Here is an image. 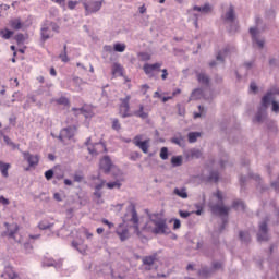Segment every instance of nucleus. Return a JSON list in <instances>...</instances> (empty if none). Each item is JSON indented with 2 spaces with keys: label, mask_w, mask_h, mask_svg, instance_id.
<instances>
[{
  "label": "nucleus",
  "mask_w": 279,
  "mask_h": 279,
  "mask_svg": "<svg viewBox=\"0 0 279 279\" xmlns=\"http://www.w3.org/2000/svg\"><path fill=\"white\" fill-rule=\"evenodd\" d=\"M124 223H133L134 232L137 234L140 239H144L145 235H143V232L155 234L156 230V219L150 218L149 221L145 223V226L142 228V230L138 228V213L136 211V205L134 203H131L126 209V214L123 217Z\"/></svg>",
  "instance_id": "f257e3e1"
},
{
  "label": "nucleus",
  "mask_w": 279,
  "mask_h": 279,
  "mask_svg": "<svg viewBox=\"0 0 279 279\" xmlns=\"http://www.w3.org/2000/svg\"><path fill=\"white\" fill-rule=\"evenodd\" d=\"M215 197H217L218 199V204L211 206V213L214 215H217L218 217H222L223 219V223H227L228 220V214L230 213V207L225 206L223 204V194L221 192H217L216 194H214Z\"/></svg>",
  "instance_id": "f03ea898"
},
{
  "label": "nucleus",
  "mask_w": 279,
  "mask_h": 279,
  "mask_svg": "<svg viewBox=\"0 0 279 279\" xmlns=\"http://www.w3.org/2000/svg\"><path fill=\"white\" fill-rule=\"evenodd\" d=\"M60 32V26H58L54 22L46 21L40 28V36L43 43L49 40V38H53V33Z\"/></svg>",
  "instance_id": "7ed1b4c3"
},
{
  "label": "nucleus",
  "mask_w": 279,
  "mask_h": 279,
  "mask_svg": "<svg viewBox=\"0 0 279 279\" xmlns=\"http://www.w3.org/2000/svg\"><path fill=\"white\" fill-rule=\"evenodd\" d=\"M274 93L268 92L263 98H262V107L258 110L254 121H256L257 123L263 122V119H265V117H267V106H269V104H271V99H272Z\"/></svg>",
  "instance_id": "20e7f679"
},
{
  "label": "nucleus",
  "mask_w": 279,
  "mask_h": 279,
  "mask_svg": "<svg viewBox=\"0 0 279 279\" xmlns=\"http://www.w3.org/2000/svg\"><path fill=\"white\" fill-rule=\"evenodd\" d=\"M80 3L85 8V15L95 14L101 10L104 5V0H80Z\"/></svg>",
  "instance_id": "39448f33"
},
{
  "label": "nucleus",
  "mask_w": 279,
  "mask_h": 279,
  "mask_svg": "<svg viewBox=\"0 0 279 279\" xmlns=\"http://www.w3.org/2000/svg\"><path fill=\"white\" fill-rule=\"evenodd\" d=\"M191 12H196V13H193V16H194L193 21H194L195 27L197 28L199 27V25L197 24V21H199L201 17L206 16V14L210 12V3H205L203 7L194 5Z\"/></svg>",
  "instance_id": "423d86ee"
},
{
  "label": "nucleus",
  "mask_w": 279,
  "mask_h": 279,
  "mask_svg": "<svg viewBox=\"0 0 279 279\" xmlns=\"http://www.w3.org/2000/svg\"><path fill=\"white\" fill-rule=\"evenodd\" d=\"M22 156L25 162L28 163V167L25 168V171H29L31 169L38 167V162H40V156L34 155L29 151H22Z\"/></svg>",
  "instance_id": "0eeeda50"
},
{
  "label": "nucleus",
  "mask_w": 279,
  "mask_h": 279,
  "mask_svg": "<svg viewBox=\"0 0 279 279\" xmlns=\"http://www.w3.org/2000/svg\"><path fill=\"white\" fill-rule=\"evenodd\" d=\"M77 132V126L75 125H70L68 128H64L61 130L60 134H59V141H61L62 143H64V141H71V138H73V136H75V133Z\"/></svg>",
  "instance_id": "6e6552de"
},
{
  "label": "nucleus",
  "mask_w": 279,
  "mask_h": 279,
  "mask_svg": "<svg viewBox=\"0 0 279 279\" xmlns=\"http://www.w3.org/2000/svg\"><path fill=\"white\" fill-rule=\"evenodd\" d=\"M155 234H169V226H167V219H155Z\"/></svg>",
  "instance_id": "1a4fd4ad"
},
{
  "label": "nucleus",
  "mask_w": 279,
  "mask_h": 279,
  "mask_svg": "<svg viewBox=\"0 0 279 279\" xmlns=\"http://www.w3.org/2000/svg\"><path fill=\"white\" fill-rule=\"evenodd\" d=\"M158 260V253H154L153 255L144 256L142 258V264L144 266L145 271H151L154 269V265Z\"/></svg>",
  "instance_id": "9d476101"
},
{
  "label": "nucleus",
  "mask_w": 279,
  "mask_h": 279,
  "mask_svg": "<svg viewBox=\"0 0 279 279\" xmlns=\"http://www.w3.org/2000/svg\"><path fill=\"white\" fill-rule=\"evenodd\" d=\"M133 143L136 147H140L143 154H147L149 151V140L143 141V135H136Z\"/></svg>",
  "instance_id": "9b49d317"
},
{
  "label": "nucleus",
  "mask_w": 279,
  "mask_h": 279,
  "mask_svg": "<svg viewBox=\"0 0 279 279\" xmlns=\"http://www.w3.org/2000/svg\"><path fill=\"white\" fill-rule=\"evenodd\" d=\"M85 145L87 146L88 153L92 156H97V154H99V151H101L105 147L102 143L90 144V137L87 138Z\"/></svg>",
  "instance_id": "f8f14e48"
},
{
  "label": "nucleus",
  "mask_w": 279,
  "mask_h": 279,
  "mask_svg": "<svg viewBox=\"0 0 279 279\" xmlns=\"http://www.w3.org/2000/svg\"><path fill=\"white\" fill-rule=\"evenodd\" d=\"M132 97L130 95H126L124 98H121V105H120V110L122 112V118L125 119L130 117V100Z\"/></svg>",
  "instance_id": "ddd939ff"
},
{
  "label": "nucleus",
  "mask_w": 279,
  "mask_h": 279,
  "mask_svg": "<svg viewBox=\"0 0 279 279\" xmlns=\"http://www.w3.org/2000/svg\"><path fill=\"white\" fill-rule=\"evenodd\" d=\"M162 66V63L157 62V63H145L143 66V71L146 75H148L149 77H154V71H160Z\"/></svg>",
  "instance_id": "4468645a"
},
{
  "label": "nucleus",
  "mask_w": 279,
  "mask_h": 279,
  "mask_svg": "<svg viewBox=\"0 0 279 279\" xmlns=\"http://www.w3.org/2000/svg\"><path fill=\"white\" fill-rule=\"evenodd\" d=\"M99 167L105 173H110L112 169H114V165H112V160L109 156H105L99 163Z\"/></svg>",
  "instance_id": "2eb2a0df"
},
{
  "label": "nucleus",
  "mask_w": 279,
  "mask_h": 279,
  "mask_svg": "<svg viewBox=\"0 0 279 279\" xmlns=\"http://www.w3.org/2000/svg\"><path fill=\"white\" fill-rule=\"evenodd\" d=\"M257 241H269V238L267 236V221H264L259 225Z\"/></svg>",
  "instance_id": "dca6fc26"
},
{
  "label": "nucleus",
  "mask_w": 279,
  "mask_h": 279,
  "mask_svg": "<svg viewBox=\"0 0 279 279\" xmlns=\"http://www.w3.org/2000/svg\"><path fill=\"white\" fill-rule=\"evenodd\" d=\"M96 180H98V182L95 183V197H97L98 199H101V193L99 192L101 189H104L105 184H106V180L101 179V175H98L96 178Z\"/></svg>",
  "instance_id": "f3484780"
},
{
  "label": "nucleus",
  "mask_w": 279,
  "mask_h": 279,
  "mask_svg": "<svg viewBox=\"0 0 279 279\" xmlns=\"http://www.w3.org/2000/svg\"><path fill=\"white\" fill-rule=\"evenodd\" d=\"M250 34L253 38V41L256 43V45L259 47V49H263V47H265V40L263 39H258V29L257 28H250Z\"/></svg>",
  "instance_id": "a211bd4d"
},
{
  "label": "nucleus",
  "mask_w": 279,
  "mask_h": 279,
  "mask_svg": "<svg viewBox=\"0 0 279 279\" xmlns=\"http://www.w3.org/2000/svg\"><path fill=\"white\" fill-rule=\"evenodd\" d=\"M116 234H118L120 241H128L130 239V231L121 225L117 229Z\"/></svg>",
  "instance_id": "6ab92c4d"
},
{
  "label": "nucleus",
  "mask_w": 279,
  "mask_h": 279,
  "mask_svg": "<svg viewBox=\"0 0 279 279\" xmlns=\"http://www.w3.org/2000/svg\"><path fill=\"white\" fill-rule=\"evenodd\" d=\"M195 74L197 76L198 83L203 84L205 86H208V83L210 82V80L208 78V75H206V72H204V70H196Z\"/></svg>",
  "instance_id": "aec40b11"
},
{
  "label": "nucleus",
  "mask_w": 279,
  "mask_h": 279,
  "mask_svg": "<svg viewBox=\"0 0 279 279\" xmlns=\"http://www.w3.org/2000/svg\"><path fill=\"white\" fill-rule=\"evenodd\" d=\"M196 250H198V252L201 254H208V250H209V245H208V242L204 239H201L198 242H197V245H196Z\"/></svg>",
  "instance_id": "412c9836"
},
{
  "label": "nucleus",
  "mask_w": 279,
  "mask_h": 279,
  "mask_svg": "<svg viewBox=\"0 0 279 279\" xmlns=\"http://www.w3.org/2000/svg\"><path fill=\"white\" fill-rule=\"evenodd\" d=\"M9 25H10L11 29H15V31L23 28V22H21V17H14V19L10 20Z\"/></svg>",
  "instance_id": "4be33fe9"
},
{
  "label": "nucleus",
  "mask_w": 279,
  "mask_h": 279,
  "mask_svg": "<svg viewBox=\"0 0 279 279\" xmlns=\"http://www.w3.org/2000/svg\"><path fill=\"white\" fill-rule=\"evenodd\" d=\"M173 195H177V197H181V199L189 198V193L186 192V187H175L173 190Z\"/></svg>",
  "instance_id": "5701e85b"
},
{
  "label": "nucleus",
  "mask_w": 279,
  "mask_h": 279,
  "mask_svg": "<svg viewBox=\"0 0 279 279\" xmlns=\"http://www.w3.org/2000/svg\"><path fill=\"white\" fill-rule=\"evenodd\" d=\"M202 97H204V89L196 88L192 92L190 101H197L198 99H202Z\"/></svg>",
  "instance_id": "b1692460"
},
{
  "label": "nucleus",
  "mask_w": 279,
  "mask_h": 279,
  "mask_svg": "<svg viewBox=\"0 0 279 279\" xmlns=\"http://www.w3.org/2000/svg\"><path fill=\"white\" fill-rule=\"evenodd\" d=\"M234 19H236V15L234 14V7L231 5L225 14V21L227 23H234Z\"/></svg>",
  "instance_id": "393cba45"
},
{
  "label": "nucleus",
  "mask_w": 279,
  "mask_h": 279,
  "mask_svg": "<svg viewBox=\"0 0 279 279\" xmlns=\"http://www.w3.org/2000/svg\"><path fill=\"white\" fill-rule=\"evenodd\" d=\"M111 73L114 76H119L122 77L123 75V66L119 63H113L112 68H111Z\"/></svg>",
  "instance_id": "a878e982"
},
{
  "label": "nucleus",
  "mask_w": 279,
  "mask_h": 279,
  "mask_svg": "<svg viewBox=\"0 0 279 279\" xmlns=\"http://www.w3.org/2000/svg\"><path fill=\"white\" fill-rule=\"evenodd\" d=\"M10 167H12L10 163L0 161V172L2 173L3 178H8V171L10 170Z\"/></svg>",
  "instance_id": "bb28decb"
},
{
  "label": "nucleus",
  "mask_w": 279,
  "mask_h": 279,
  "mask_svg": "<svg viewBox=\"0 0 279 279\" xmlns=\"http://www.w3.org/2000/svg\"><path fill=\"white\" fill-rule=\"evenodd\" d=\"M228 53H230V48H225L222 51L218 52L216 57L217 62H219L220 64L223 63V59L226 58V56H228Z\"/></svg>",
  "instance_id": "cd10ccee"
},
{
  "label": "nucleus",
  "mask_w": 279,
  "mask_h": 279,
  "mask_svg": "<svg viewBox=\"0 0 279 279\" xmlns=\"http://www.w3.org/2000/svg\"><path fill=\"white\" fill-rule=\"evenodd\" d=\"M199 136H202L201 132H190L187 134V141L189 143H197V138H199Z\"/></svg>",
  "instance_id": "c85d7f7f"
},
{
  "label": "nucleus",
  "mask_w": 279,
  "mask_h": 279,
  "mask_svg": "<svg viewBox=\"0 0 279 279\" xmlns=\"http://www.w3.org/2000/svg\"><path fill=\"white\" fill-rule=\"evenodd\" d=\"M145 107L143 105L140 106V110L135 111V117H138L140 119H147L149 117V113L145 112Z\"/></svg>",
  "instance_id": "c756f323"
},
{
  "label": "nucleus",
  "mask_w": 279,
  "mask_h": 279,
  "mask_svg": "<svg viewBox=\"0 0 279 279\" xmlns=\"http://www.w3.org/2000/svg\"><path fill=\"white\" fill-rule=\"evenodd\" d=\"M0 36L4 39V40H10L12 38V36H14V33L8 28L5 29H0Z\"/></svg>",
  "instance_id": "7c9ffc66"
},
{
  "label": "nucleus",
  "mask_w": 279,
  "mask_h": 279,
  "mask_svg": "<svg viewBox=\"0 0 279 279\" xmlns=\"http://www.w3.org/2000/svg\"><path fill=\"white\" fill-rule=\"evenodd\" d=\"M3 141L12 149H19V144L14 143L11 138L8 137V135L3 136Z\"/></svg>",
  "instance_id": "2f4dec72"
},
{
  "label": "nucleus",
  "mask_w": 279,
  "mask_h": 279,
  "mask_svg": "<svg viewBox=\"0 0 279 279\" xmlns=\"http://www.w3.org/2000/svg\"><path fill=\"white\" fill-rule=\"evenodd\" d=\"M172 167H182V156H173L171 158Z\"/></svg>",
  "instance_id": "473e14b6"
},
{
  "label": "nucleus",
  "mask_w": 279,
  "mask_h": 279,
  "mask_svg": "<svg viewBox=\"0 0 279 279\" xmlns=\"http://www.w3.org/2000/svg\"><path fill=\"white\" fill-rule=\"evenodd\" d=\"M138 58L142 62H149V60H151V54L149 52H140Z\"/></svg>",
  "instance_id": "72a5a7b5"
},
{
  "label": "nucleus",
  "mask_w": 279,
  "mask_h": 279,
  "mask_svg": "<svg viewBox=\"0 0 279 279\" xmlns=\"http://www.w3.org/2000/svg\"><path fill=\"white\" fill-rule=\"evenodd\" d=\"M44 265H46V267H56V269H60V267H62V263L61 262H56L53 259H50L47 263H44Z\"/></svg>",
  "instance_id": "f704fd0d"
},
{
  "label": "nucleus",
  "mask_w": 279,
  "mask_h": 279,
  "mask_svg": "<svg viewBox=\"0 0 279 279\" xmlns=\"http://www.w3.org/2000/svg\"><path fill=\"white\" fill-rule=\"evenodd\" d=\"M171 143H173L174 145H178L179 147H184V137L180 136V137H172Z\"/></svg>",
  "instance_id": "c9c22d12"
},
{
  "label": "nucleus",
  "mask_w": 279,
  "mask_h": 279,
  "mask_svg": "<svg viewBox=\"0 0 279 279\" xmlns=\"http://www.w3.org/2000/svg\"><path fill=\"white\" fill-rule=\"evenodd\" d=\"M113 51H117L118 53H123V51H125V44H121V43L114 44Z\"/></svg>",
  "instance_id": "e433bc0d"
},
{
  "label": "nucleus",
  "mask_w": 279,
  "mask_h": 279,
  "mask_svg": "<svg viewBox=\"0 0 279 279\" xmlns=\"http://www.w3.org/2000/svg\"><path fill=\"white\" fill-rule=\"evenodd\" d=\"M122 184H121V181L117 180V181H113V182H108L107 183V189H121Z\"/></svg>",
  "instance_id": "4c0bfd02"
},
{
  "label": "nucleus",
  "mask_w": 279,
  "mask_h": 279,
  "mask_svg": "<svg viewBox=\"0 0 279 279\" xmlns=\"http://www.w3.org/2000/svg\"><path fill=\"white\" fill-rule=\"evenodd\" d=\"M233 208L236 210H245V204L242 201H235L233 203Z\"/></svg>",
  "instance_id": "58836bf2"
},
{
  "label": "nucleus",
  "mask_w": 279,
  "mask_h": 279,
  "mask_svg": "<svg viewBox=\"0 0 279 279\" xmlns=\"http://www.w3.org/2000/svg\"><path fill=\"white\" fill-rule=\"evenodd\" d=\"M161 160H167L169 158V148L162 147L160 150Z\"/></svg>",
  "instance_id": "ea45409f"
},
{
  "label": "nucleus",
  "mask_w": 279,
  "mask_h": 279,
  "mask_svg": "<svg viewBox=\"0 0 279 279\" xmlns=\"http://www.w3.org/2000/svg\"><path fill=\"white\" fill-rule=\"evenodd\" d=\"M190 156L191 158H201L202 151H199V149H192L190 150Z\"/></svg>",
  "instance_id": "a19ab883"
},
{
  "label": "nucleus",
  "mask_w": 279,
  "mask_h": 279,
  "mask_svg": "<svg viewBox=\"0 0 279 279\" xmlns=\"http://www.w3.org/2000/svg\"><path fill=\"white\" fill-rule=\"evenodd\" d=\"M14 38H15L17 45H23V43H25V35H23L21 33L15 35Z\"/></svg>",
  "instance_id": "79ce46f5"
},
{
  "label": "nucleus",
  "mask_w": 279,
  "mask_h": 279,
  "mask_svg": "<svg viewBox=\"0 0 279 279\" xmlns=\"http://www.w3.org/2000/svg\"><path fill=\"white\" fill-rule=\"evenodd\" d=\"M5 274L8 275V278H10V279L19 278V275L16 272L12 271L11 268H7Z\"/></svg>",
  "instance_id": "37998d69"
},
{
  "label": "nucleus",
  "mask_w": 279,
  "mask_h": 279,
  "mask_svg": "<svg viewBox=\"0 0 279 279\" xmlns=\"http://www.w3.org/2000/svg\"><path fill=\"white\" fill-rule=\"evenodd\" d=\"M112 130H116V132L121 130V123H119V119L117 118L112 120Z\"/></svg>",
  "instance_id": "c03bdc74"
},
{
  "label": "nucleus",
  "mask_w": 279,
  "mask_h": 279,
  "mask_svg": "<svg viewBox=\"0 0 279 279\" xmlns=\"http://www.w3.org/2000/svg\"><path fill=\"white\" fill-rule=\"evenodd\" d=\"M78 4H80V1H73V0L68 1L69 10H75V8H77Z\"/></svg>",
  "instance_id": "a18cd8bd"
},
{
  "label": "nucleus",
  "mask_w": 279,
  "mask_h": 279,
  "mask_svg": "<svg viewBox=\"0 0 279 279\" xmlns=\"http://www.w3.org/2000/svg\"><path fill=\"white\" fill-rule=\"evenodd\" d=\"M240 239L241 241H244L245 243H247L250 241V233L241 231Z\"/></svg>",
  "instance_id": "49530a36"
},
{
  "label": "nucleus",
  "mask_w": 279,
  "mask_h": 279,
  "mask_svg": "<svg viewBox=\"0 0 279 279\" xmlns=\"http://www.w3.org/2000/svg\"><path fill=\"white\" fill-rule=\"evenodd\" d=\"M57 104H59L60 106H69V98L61 97V98L57 99Z\"/></svg>",
  "instance_id": "de8ad7c7"
},
{
  "label": "nucleus",
  "mask_w": 279,
  "mask_h": 279,
  "mask_svg": "<svg viewBox=\"0 0 279 279\" xmlns=\"http://www.w3.org/2000/svg\"><path fill=\"white\" fill-rule=\"evenodd\" d=\"M171 221H173V230H180L182 222H180V219L174 218Z\"/></svg>",
  "instance_id": "09e8293b"
},
{
  "label": "nucleus",
  "mask_w": 279,
  "mask_h": 279,
  "mask_svg": "<svg viewBox=\"0 0 279 279\" xmlns=\"http://www.w3.org/2000/svg\"><path fill=\"white\" fill-rule=\"evenodd\" d=\"M52 3H57V5H60L61 8H63V10L66 9V0H51Z\"/></svg>",
  "instance_id": "8fccbe9b"
},
{
  "label": "nucleus",
  "mask_w": 279,
  "mask_h": 279,
  "mask_svg": "<svg viewBox=\"0 0 279 279\" xmlns=\"http://www.w3.org/2000/svg\"><path fill=\"white\" fill-rule=\"evenodd\" d=\"M138 158H141V154L138 151H134L130 155V160H132L133 162H136Z\"/></svg>",
  "instance_id": "3c124183"
},
{
  "label": "nucleus",
  "mask_w": 279,
  "mask_h": 279,
  "mask_svg": "<svg viewBox=\"0 0 279 279\" xmlns=\"http://www.w3.org/2000/svg\"><path fill=\"white\" fill-rule=\"evenodd\" d=\"M53 175H56V173L53 172V170H47L46 172H45V178H46V180H51L52 178H53Z\"/></svg>",
  "instance_id": "603ef678"
},
{
  "label": "nucleus",
  "mask_w": 279,
  "mask_h": 279,
  "mask_svg": "<svg viewBox=\"0 0 279 279\" xmlns=\"http://www.w3.org/2000/svg\"><path fill=\"white\" fill-rule=\"evenodd\" d=\"M179 215L182 219H189V217H191V213L184 210H179Z\"/></svg>",
  "instance_id": "864d4df0"
},
{
  "label": "nucleus",
  "mask_w": 279,
  "mask_h": 279,
  "mask_svg": "<svg viewBox=\"0 0 279 279\" xmlns=\"http://www.w3.org/2000/svg\"><path fill=\"white\" fill-rule=\"evenodd\" d=\"M49 228H51V225L49 222L39 223V230H49Z\"/></svg>",
  "instance_id": "5fc2aeb1"
},
{
  "label": "nucleus",
  "mask_w": 279,
  "mask_h": 279,
  "mask_svg": "<svg viewBox=\"0 0 279 279\" xmlns=\"http://www.w3.org/2000/svg\"><path fill=\"white\" fill-rule=\"evenodd\" d=\"M210 181L211 182H219V173L218 172H211L210 173Z\"/></svg>",
  "instance_id": "6e6d98bb"
},
{
  "label": "nucleus",
  "mask_w": 279,
  "mask_h": 279,
  "mask_svg": "<svg viewBox=\"0 0 279 279\" xmlns=\"http://www.w3.org/2000/svg\"><path fill=\"white\" fill-rule=\"evenodd\" d=\"M59 58H60V60L61 61H63V62H69V56H68V53L66 52H61L60 54H59Z\"/></svg>",
  "instance_id": "4d7b16f0"
},
{
  "label": "nucleus",
  "mask_w": 279,
  "mask_h": 279,
  "mask_svg": "<svg viewBox=\"0 0 279 279\" xmlns=\"http://www.w3.org/2000/svg\"><path fill=\"white\" fill-rule=\"evenodd\" d=\"M101 221L105 226H108L109 230H112V228H114V223L110 222L108 219L104 218Z\"/></svg>",
  "instance_id": "13d9d810"
},
{
  "label": "nucleus",
  "mask_w": 279,
  "mask_h": 279,
  "mask_svg": "<svg viewBox=\"0 0 279 279\" xmlns=\"http://www.w3.org/2000/svg\"><path fill=\"white\" fill-rule=\"evenodd\" d=\"M0 204H2L3 206H9L10 201L8 198H5L4 196H0Z\"/></svg>",
  "instance_id": "bf43d9fd"
},
{
  "label": "nucleus",
  "mask_w": 279,
  "mask_h": 279,
  "mask_svg": "<svg viewBox=\"0 0 279 279\" xmlns=\"http://www.w3.org/2000/svg\"><path fill=\"white\" fill-rule=\"evenodd\" d=\"M221 267H223V264L219 263V262H216L213 264V269L215 271H217V269H221Z\"/></svg>",
  "instance_id": "052dcab7"
},
{
  "label": "nucleus",
  "mask_w": 279,
  "mask_h": 279,
  "mask_svg": "<svg viewBox=\"0 0 279 279\" xmlns=\"http://www.w3.org/2000/svg\"><path fill=\"white\" fill-rule=\"evenodd\" d=\"M72 247H74V250H77V252H80L82 254V246H80V244L77 242L73 241Z\"/></svg>",
  "instance_id": "680f3d73"
},
{
  "label": "nucleus",
  "mask_w": 279,
  "mask_h": 279,
  "mask_svg": "<svg viewBox=\"0 0 279 279\" xmlns=\"http://www.w3.org/2000/svg\"><path fill=\"white\" fill-rule=\"evenodd\" d=\"M272 112H279V105L277 101L272 100Z\"/></svg>",
  "instance_id": "e2e57ef3"
},
{
  "label": "nucleus",
  "mask_w": 279,
  "mask_h": 279,
  "mask_svg": "<svg viewBox=\"0 0 279 279\" xmlns=\"http://www.w3.org/2000/svg\"><path fill=\"white\" fill-rule=\"evenodd\" d=\"M104 51H107L108 53H112V51H114V48L110 45H107L104 47Z\"/></svg>",
  "instance_id": "0e129e2a"
},
{
  "label": "nucleus",
  "mask_w": 279,
  "mask_h": 279,
  "mask_svg": "<svg viewBox=\"0 0 279 279\" xmlns=\"http://www.w3.org/2000/svg\"><path fill=\"white\" fill-rule=\"evenodd\" d=\"M147 90H149V85H147V84L142 85V93H143V95H147Z\"/></svg>",
  "instance_id": "69168bd1"
},
{
  "label": "nucleus",
  "mask_w": 279,
  "mask_h": 279,
  "mask_svg": "<svg viewBox=\"0 0 279 279\" xmlns=\"http://www.w3.org/2000/svg\"><path fill=\"white\" fill-rule=\"evenodd\" d=\"M250 88H251L252 93H256L258 90L256 83H251Z\"/></svg>",
  "instance_id": "338daca9"
},
{
  "label": "nucleus",
  "mask_w": 279,
  "mask_h": 279,
  "mask_svg": "<svg viewBox=\"0 0 279 279\" xmlns=\"http://www.w3.org/2000/svg\"><path fill=\"white\" fill-rule=\"evenodd\" d=\"M161 80H167V76L169 75V72H167V69L161 70Z\"/></svg>",
  "instance_id": "774afa93"
}]
</instances>
